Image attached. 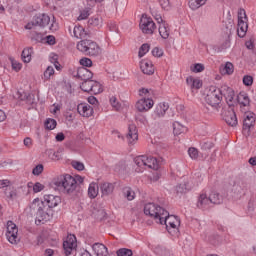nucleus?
Returning a JSON list of instances; mask_svg holds the SVG:
<instances>
[{
    "mask_svg": "<svg viewBox=\"0 0 256 256\" xmlns=\"http://www.w3.org/2000/svg\"><path fill=\"white\" fill-rule=\"evenodd\" d=\"M48 157L52 161H59V159H61V156L59 155V152H55L53 150H49Z\"/></svg>",
    "mask_w": 256,
    "mask_h": 256,
    "instance_id": "obj_52",
    "label": "nucleus"
},
{
    "mask_svg": "<svg viewBox=\"0 0 256 256\" xmlns=\"http://www.w3.org/2000/svg\"><path fill=\"white\" fill-rule=\"evenodd\" d=\"M92 249L97 256H108L109 251L107 250V246L102 243H94L92 245Z\"/></svg>",
    "mask_w": 256,
    "mask_h": 256,
    "instance_id": "obj_21",
    "label": "nucleus"
},
{
    "mask_svg": "<svg viewBox=\"0 0 256 256\" xmlns=\"http://www.w3.org/2000/svg\"><path fill=\"white\" fill-rule=\"evenodd\" d=\"M243 83L246 87H251L253 85V76L245 75L243 77Z\"/></svg>",
    "mask_w": 256,
    "mask_h": 256,
    "instance_id": "obj_54",
    "label": "nucleus"
},
{
    "mask_svg": "<svg viewBox=\"0 0 256 256\" xmlns=\"http://www.w3.org/2000/svg\"><path fill=\"white\" fill-rule=\"evenodd\" d=\"M30 207L36 211V223L49 221L53 217V209L46 206L45 202H41L39 198L34 199Z\"/></svg>",
    "mask_w": 256,
    "mask_h": 256,
    "instance_id": "obj_1",
    "label": "nucleus"
},
{
    "mask_svg": "<svg viewBox=\"0 0 256 256\" xmlns=\"http://www.w3.org/2000/svg\"><path fill=\"white\" fill-rule=\"evenodd\" d=\"M190 70L192 71V73H203V71H205V65L197 63L191 66Z\"/></svg>",
    "mask_w": 256,
    "mask_h": 256,
    "instance_id": "obj_45",
    "label": "nucleus"
},
{
    "mask_svg": "<svg viewBox=\"0 0 256 256\" xmlns=\"http://www.w3.org/2000/svg\"><path fill=\"white\" fill-rule=\"evenodd\" d=\"M44 125H45L46 129H48L49 131H53V129H55V127H57V120H55L53 118H48L44 122Z\"/></svg>",
    "mask_w": 256,
    "mask_h": 256,
    "instance_id": "obj_40",
    "label": "nucleus"
},
{
    "mask_svg": "<svg viewBox=\"0 0 256 256\" xmlns=\"http://www.w3.org/2000/svg\"><path fill=\"white\" fill-rule=\"evenodd\" d=\"M21 67H23V65L17 61H12V69L14 71H21Z\"/></svg>",
    "mask_w": 256,
    "mask_h": 256,
    "instance_id": "obj_64",
    "label": "nucleus"
},
{
    "mask_svg": "<svg viewBox=\"0 0 256 256\" xmlns=\"http://www.w3.org/2000/svg\"><path fill=\"white\" fill-rule=\"evenodd\" d=\"M207 3V0H189V7L192 11H197L200 7H203Z\"/></svg>",
    "mask_w": 256,
    "mask_h": 256,
    "instance_id": "obj_34",
    "label": "nucleus"
},
{
    "mask_svg": "<svg viewBox=\"0 0 256 256\" xmlns=\"http://www.w3.org/2000/svg\"><path fill=\"white\" fill-rule=\"evenodd\" d=\"M49 23H51V17H49V15L38 14L25 26V29L31 30L33 27H41V29H45Z\"/></svg>",
    "mask_w": 256,
    "mask_h": 256,
    "instance_id": "obj_8",
    "label": "nucleus"
},
{
    "mask_svg": "<svg viewBox=\"0 0 256 256\" xmlns=\"http://www.w3.org/2000/svg\"><path fill=\"white\" fill-rule=\"evenodd\" d=\"M44 41H46L47 45H55L57 43L55 36L48 35L44 38Z\"/></svg>",
    "mask_w": 256,
    "mask_h": 256,
    "instance_id": "obj_58",
    "label": "nucleus"
},
{
    "mask_svg": "<svg viewBox=\"0 0 256 256\" xmlns=\"http://www.w3.org/2000/svg\"><path fill=\"white\" fill-rule=\"evenodd\" d=\"M77 247V238L75 235H69L67 239L63 242V249H64V254L66 256L71 255V252L73 251V248Z\"/></svg>",
    "mask_w": 256,
    "mask_h": 256,
    "instance_id": "obj_14",
    "label": "nucleus"
},
{
    "mask_svg": "<svg viewBox=\"0 0 256 256\" xmlns=\"http://www.w3.org/2000/svg\"><path fill=\"white\" fill-rule=\"evenodd\" d=\"M159 3L162 9H164L165 11H169V9H171V3L169 2V0H159Z\"/></svg>",
    "mask_w": 256,
    "mask_h": 256,
    "instance_id": "obj_56",
    "label": "nucleus"
},
{
    "mask_svg": "<svg viewBox=\"0 0 256 256\" xmlns=\"http://www.w3.org/2000/svg\"><path fill=\"white\" fill-rule=\"evenodd\" d=\"M99 195V185L97 183H91L88 188V196L90 199H95Z\"/></svg>",
    "mask_w": 256,
    "mask_h": 256,
    "instance_id": "obj_31",
    "label": "nucleus"
},
{
    "mask_svg": "<svg viewBox=\"0 0 256 256\" xmlns=\"http://www.w3.org/2000/svg\"><path fill=\"white\" fill-rule=\"evenodd\" d=\"M110 103H111L112 107L114 109H116V111H119L121 109V104H119V102H117V98L115 96H112L110 98Z\"/></svg>",
    "mask_w": 256,
    "mask_h": 256,
    "instance_id": "obj_55",
    "label": "nucleus"
},
{
    "mask_svg": "<svg viewBox=\"0 0 256 256\" xmlns=\"http://www.w3.org/2000/svg\"><path fill=\"white\" fill-rule=\"evenodd\" d=\"M71 165L74 169H76V171H84L85 170V165L83 164V162L73 160L71 162Z\"/></svg>",
    "mask_w": 256,
    "mask_h": 256,
    "instance_id": "obj_47",
    "label": "nucleus"
},
{
    "mask_svg": "<svg viewBox=\"0 0 256 256\" xmlns=\"http://www.w3.org/2000/svg\"><path fill=\"white\" fill-rule=\"evenodd\" d=\"M237 101L240 105L242 113H247L249 111V106L251 105L249 95H247L245 92H240L237 96Z\"/></svg>",
    "mask_w": 256,
    "mask_h": 256,
    "instance_id": "obj_15",
    "label": "nucleus"
},
{
    "mask_svg": "<svg viewBox=\"0 0 256 256\" xmlns=\"http://www.w3.org/2000/svg\"><path fill=\"white\" fill-rule=\"evenodd\" d=\"M168 109L169 104L160 103L156 106L154 115H156V117H165V113H167Z\"/></svg>",
    "mask_w": 256,
    "mask_h": 256,
    "instance_id": "obj_26",
    "label": "nucleus"
},
{
    "mask_svg": "<svg viewBox=\"0 0 256 256\" xmlns=\"http://www.w3.org/2000/svg\"><path fill=\"white\" fill-rule=\"evenodd\" d=\"M229 47V40H225L221 45H213L212 49L215 53H221V51H225Z\"/></svg>",
    "mask_w": 256,
    "mask_h": 256,
    "instance_id": "obj_39",
    "label": "nucleus"
},
{
    "mask_svg": "<svg viewBox=\"0 0 256 256\" xmlns=\"http://www.w3.org/2000/svg\"><path fill=\"white\" fill-rule=\"evenodd\" d=\"M152 55L153 57H163V50L159 47H155L152 50Z\"/></svg>",
    "mask_w": 256,
    "mask_h": 256,
    "instance_id": "obj_59",
    "label": "nucleus"
},
{
    "mask_svg": "<svg viewBox=\"0 0 256 256\" xmlns=\"http://www.w3.org/2000/svg\"><path fill=\"white\" fill-rule=\"evenodd\" d=\"M117 256H133V250L129 248H120L116 251Z\"/></svg>",
    "mask_w": 256,
    "mask_h": 256,
    "instance_id": "obj_44",
    "label": "nucleus"
},
{
    "mask_svg": "<svg viewBox=\"0 0 256 256\" xmlns=\"http://www.w3.org/2000/svg\"><path fill=\"white\" fill-rule=\"evenodd\" d=\"M169 33H170L169 24H167V22H162L159 25V34L162 37V39H169Z\"/></svg>",
    "mask_w": 256,
    "mask_h": 256,
    "instance_id": "obj_28",
    "label": "nucleus"
},
{
    "mask_svg": "<svg viewBox=\"0 0 256 256\" xmlns=\"http://www.w3.org/2000/svg\"><path fill=\"white\" fill-rule=\"evenodd\" d=\"M205 101L211 109L206 108L208 113H219V109H221V94L219 93V89L217 87H210L207 95L205 96Z\"/></svg>",
    "mask_w": 256,
    "mask_h": 256,
    "instance_id": "obj_2",
    "label": "nucleus"
},
{
    "mask_svg": "<svg viewBox=\"0 0 256 256\" xmlns=\"http://www.w3.org/2000/svg\"><path fill=\"white\" fill-rule=\"evenodd\" d=\"M209 199L210 203L213 205H221V203H223V196L216 191L211 192Z\"/></svg>",
    "mask_w": 256,
    "mask_h": 256,
    "instance_id": "obj_30",
    "label": "nucleus"
},
{
    "mask_svg": "<svg viewBox=\"0 0 256 256\" xmlns=\"http://www.w3.org/2000/svg\"><path fill=\"white\" fill-rule=\"evenodd\" d=\"M43 164H38L36 167L33 168L32 170V175L39 176L41 173H43Z\"/></svg>",
    "mask_w": 256,
    "mask_h": 256,
    "instance_id": "obj_53",
    "label": "nucleus"
},
{
    "mask_svg": "<svg viewBox=\"0 0 256 256\" xmlns=\"http://www.w3.org/2000/svg\"><path fill=\"white\" fill-rule=\"evenodd\" d=\"M176 193L177 195H183L187 193V184H179L176 186Z\"/></svg>",
    "mask_w": 256,
    "mask_h": 256,
    "instance_id": "obj_51",
    "label": "nucleus"
},
{
    "mask_svg": "<svg viewBox=\"0 0 256 256\" xmlns=\"http://www.w3.org/2000/svg\"><path fill=\"white\" fill-rule=\"evenodd\" d=\"M201 87H203V83L198 78H194L192 89H201Z\"/></svg>",
    "mask_w": 256,
    "mask_h": 256,
    "instance_id": "obj_60",
    "label": "nucleus"
},
{
    "mask_svg": "<svg viewBox=\"0 0 256 256\" xmlns=\"http://www.w3.org/2000/svg\"><path fill=\"white\" fill-rule=\"evenodd\" d=\"M41 202L44 203V205L49 209H53L57 207L59 203H61V197L55 196L53 194H46L44 195V201Z\"/></svg>",
    "mask_w": 256,
    "mask_h": 256,
    "instance_id": "obj_16",
    "label": "nucleus"
},
{
    "mask_svg": "<svg viewBox=\"0 0 256 256\" xmlns=\"http://www.w3.org/2000/svg\"><path fill=\"white\" fill-rule=\"evenodd\" d=\"M127 139L129 143H133V141H137L139 139V134H137V126L135 124H130L128 127Z\"/></svg>",
    "mask_w": 256,
    "mask_h": 256,
    "instance_id": "obj_24",
    "label": "nucleus"
},
{
    "mask_svg": "<svg viewBox=\"0 0 256 256\" xmlns=\"http://www.w3.org/2000/svg\"><path fill=\"white\" fill-rule=\"evenodd\" d=\"M211 200L207 194H200L198 197L197 207L198 209H209Z\"/></svg>",
    "mask_w": 256,
    "mask_h": 256,
    "instance_id": "obj_22",
    "label": "nucleus"
},
{
    "mask_svg": "<svg viewBox=\"0 0 256 256\" xmlns=\"http://www.w3.org/2000/svg\"><path fill=\"white\" fill-rule=\"evenodd\" d=\"M123 195L128 201H133V199H135V192L131 190V188H124Z\"/></svg>",
    "mask_w": 256,
    "mask_h": 256,
    "instance_id": "obj_43",
    "label": "nucleus"
},
{
    "mask_svg": "<svg viewBox=\"0 0 256 256\" xmlns=\"http://www.w3.org/2000/svg\"><path fill=\"white\" fill-rule=\"evenodd\" d=\"M161 220H158L157 223L160 225H166V229L168 230L169 233H171V229H174L175 231H179V226L181 225V220L179 217L175 215H169V212L166 211V215H162L160 217Z\"/></svg>",
    "mask_w": 256,
    "mask_h": 256,
    "instance_id": "obj_6",
    "label": "nucleus"
},
{
    "mask_svg": "<svg viewBox=\"0 0 256 256\" xmlns=\"http://www.w3.org/2000/svg\"><path fill=\"white\" fill-rule=\"evenodd\" d=\"M173 133L174 135H181L182 133H187V127L176 121L173 123Z\"/></svg>",
    "mask_w": 256,
    "mask_h": 256,
    "instance_id": "obj_32",
    "label": "nucleus"
},
{
    "mask_svg": "<svg viewBox=\"0 0 256 256\" xmlns=\"http://www.w3.org/2000/svg\"><path fill=\"white\" fill-rule=\"evenodd\" d=\"M149 49H151V46L149 44H142L138 52L139 58L141 59V57L147 55V53H149Z\"/></svg>",
    "mask_w": 256,
    "mask_h": 256,
    "instance_id": "obj_42",
    "label": "nucleus"
},
{
    "mask_svg": "<svg viewBox=\"0 0 256 256\" xmlns=\"http://www.w3.org/2000/svg\"><path fill=\"white\" fill-rule=\"evenodd\" d=\"M247 14L245 10H240L238 13V36L243 37L247 33V29H249V25L247 24Z\"/></svg>",
    "mask_w": 256,
    "mask_h": 256,
    "instance_id": "obj_12",
    "label": "nucleus"
},
{
    "mask_svg": "<svg viewBox=\"0 0 256 256\" xmlns=\"http://www.w3.org/2000/svg\"><path fill=\"white\" fill-rule=\"evenodd\" d=\"M79 63H80V65H82V67H85V68L92 67V65H93V61L87 57L80 59Z\"/></svg>",
    "mask_w": 256,
    "mask_h": 256,
    "instance_id": "obj_49",
    "label": "nucleus"
},
{
    "mask_svg": "<svg viewBox=\"0 0 256 256\" xmlns=\"http://www.w3.org/2000/svg\"><path fill=\"white\" fill-rule=\"evenodd\" d=\"M49 29L52 32H55V31L59 30V24L55 22V17H53L52 24L50 25Z\"/></svg>",
    "mask_w": 256,
    "mask_h": 256,
    "instance_id": "obj_63",
    "label": "nucleus"
},
{
    "mask_svg": "<svg viewBox=\"0 0 256 256\" xmlns=\"http://www.w3.org/2000/svg\"><path fill=\"white\" fill-rule=\"evenodd\" d=\"M31 55H33V47L24 48L21 57L24 63H31Z\"/></svg>",
    "mask_w": 256,
    "mask_h": 256,
    "instance_id": "obj_33",
    "label": "nucleus"
},
{
    "mask_svg": "<svg viewBox=\"0 0 256 256\" xmlns=\"http://www.w3.org/2000/svg\"><path fill=\"white\" fill-rule=\"evenodd\" d=\"M154 105V102L152 99L149 98H142L136 102V109L140 113H143L145 111H149Z\"/></svg>",
    "mask_w": 256,
    "mask_h": 256,
    "instance_id": "obj_17",
    "label": "nucleus"
},
{
    "mask_svg": "<svg viewBox=\"0 0 256 256\" xmlns=\"http://www.w3.org/2000/svg\"><path fill=\"white\" fill-rule=\"evenodd\" d=\"M77 111L82 117H91V115H93V108L88 104H79Z\"/></svg>",
    "mask_w": 256,
    "mask_h": 256,
    "instance_id": "obj_23",
    "label": "nucleus"
},
{
    "mask_svg": "<svg viewBox=\"0 0 256 256\" xmlns=\"http://www.w3.org/2000/svg\"><path fill=\"white\" fill-rule=\"evenodd\" d=\"M4 194L7 199H11V201H13V199H17V189L9 184L5 188Z\"/></svg>",
    "mask_w": 256,
    "mask_h": 256,
    "instance_id": "obj_29",
    "label": "nucleus"
},
{
    "mask_svg": "<svg viewBox=\"0 0 256 256\" xmlns=\"http://www.w3.org/2000/svg\"><path fill=\"white\" fill-rule=\"evenodd\" d=\"M217 89L220 93L221 99L223 100L224 97L227 105H233V101L235 99V91L233 90V88L227 85H222L220 88Z\"/></svg>",
    "mask_w": 256,
    "mask_h": 256,
    "instance_id": "obj_10",
    "label": "nucleus"
},
{
    "mask_svg": "<svg viewBox=\"0 0 256 256\" xmlns=\"http://www.w3.org/2000/svg\"><path fill=\"white\" fill-rule=\"evenodd\" d=\"M73 33L76 39H83V37H85V29L83 28V26H75Z\"/></svg>",
    "mask_w": 256,
    "mask_h": 256,
    "instance_id": "obj_38",
    "label": "nucleus"
},
{
    "mask_svg": "<svg viewBox=\"0 0 256 256\" xmlns=\"http://www.w3.org/2000/svg\"><path fill=\"white\" fill-rule=\"evenodd\" d=\"M221 117L229 127H237L239 123L237 120V114H235V110L233 109V105H228V107L222 108Z\"/></svg>",
    "mask_w": 256,
    "mask_h": 256,
    "instance_id": "obj_7",
    "label": "nucleus"
},
{
    "mask_svg": "<svg viewBox=\"0 0 256 256\" xmlns=\"http://www.w3.org/2000/svg\"><path fill=\"white\" fill-rule=\"evenodd\" d=\"M103 20L99 16H94L88 20V27H101Z\"/></svg>",
    "mask_w": 256,
    "mask_h": 256,
    "instance_id": "obj_36",
    "label": "nucleus"
},
{
    "mask_svg": "<svg viewBox=\"0 0 256 256\" xmlns=\"http://www.w3.org/2000/svg\"><path fill=\"white\" fill-rule=\"evenodd\" d=\"M201 149H203V151H209L210 149H213V143L204 142L201 146Z\"/></svg>",
    "mask_w": 256,
    "mask_h": 256,
    "instance_id": "obj_62",
    "label": "nucleus"
},
{
    "mask_svg": "<svg viewBox=\"0 0 256 256\" xmlns=\"http://www.w3.org/2000/svg\"><path fill=\"white\" fill-rule=\"evenodd\" d=\"M89 17V10H83L78 16V21H83V19H87Z\"/></svg>",
    "mask_w": 256,
    "mask_h": 256,
    "instance_id": "obj_61",
    "label": "nucleus"
},
{
    "mask_svg": "<svg viewBox=\"0 0 256 256\" xmlns=\"http://www.w3.org/2000/svg\"><path fill=\"white\" fill-rule=\"evenodd\" d=\"M93 83H94V80L92 79L84 80V82L80 84V89H82L85 93H90Z\"/></svg>",
    "mask_w": 256,
    "mask_h": 256,
    "instance_id": "obj_37",
    "label": "nucleus"
},
{
    "mask_svg": "<svg viewBox=\"0 0 256 256\" xmlns=\"http://www.w3.org/2000/svg\"><path fill=\"white\" fill-rule=\"evenodd\" d=\"M155 22L151 17H147V14H143L140 19V29L142 33L146 35H153V31H155Z\"/></svg>",
    "mask_w": 256,
    "mask_h": 256,
    "instance_id": "obj_9",
    "label": "nucleus"
},
{
    "mask_svg": "<svg viewBox=\"0 0 256 256\" xmlns=\"http://www.w3.org/2000/svg\"><path fill=\"white\" fill-rule=\"evenodd\" d=\"M140 69L144 75H153V73H155V68L153 67V63H151V61L142 60L140 62Z\"/></svg>",
    "mask_w": 256,
    "mask_h": 256,
    "instance_id": "obj_20",
    "label": "nucleus"
},
{
    "mask_svg": "<svg viewBox=\"0 0 256 256\" xmlns=\"http://www.w3.org/2000/svg\"><path fill=\"white\" fill-rule=\"evenodd\" d=\"M73 77L76 79H80V81H89V79H93V72L85 67H80L77 71L73 72Z\"/></svg>",
    "mask_w": 256,
    "mask_h": 256,
    "instance_id": "obj_13",
    "label": "nucleus"
},
{
    "mask_svg": "<svg viewBox=\"0 0 256 256\" xmlns=\"http://www.w3.org/2000/svg\"><path fill=\"white\" fill-rule=\"evenodd\" d=\"M100 190L103 196H109L115 190L113 183L104 182L100 185Z\"/></svg>",
    "mask_w": 256,
    "mask_h": 256,
    "instance_id": "obj_25",
    "label": "nucleus"
},
{
    "mask_svg": "<svg viewBox=\"0 0 256 256\" xmlns=\"http://www.w3.org/2000/svg\"><path fill=\"white\" fill-rule=\"evenodd\" d=\"M44 189H45V186L43 184H41L40 182H36L33 185L34 193H41V191H43Z\"/></svg>",
    "mask_w": 256,
    "mask_h": 256,
    "instance_id": "obj_57",
    "label": "nucleus"
},
{
    "mask_svg": "<svg viewBox=\"0 0 256 256\" xmlns=\"http://www.w3.org/2000/svg\"><path fill=\"white\" fill-rule=\"evenodd\" d=\"M103 90L101 89V84L94 80L91 88L90 93H93V95H99Z\"/></svg>",
    "mask_w": 256,
    "mask_h": 256,
    "instance_id": "obj_41",
    "label": "nucleus"
},
{
    "mask_svg": "<svg viewBox=\"0 0 256 256\" xmlns=\"http://www.w3.org/2000/svg\"><path fill=\"white\" fill-rule=\"evenodd\" d=\"M77 49L84 55L88 57H99L101 55L102 50L99 44L93 40L84 39L78 42Z\"/></svg>",
    "mask_w": 256,
    "mask_h": 256,
    "instance_id": "obj_3",
    "label": "nucleus"
},
{
    "mask_svg": "<svg viewBox=\"0 0 256 256\" xmlns=\"http://www.w3.org/2000/svg\"><path fill=\"white\" fill-rule=\"evenodd\" d=\"M17 233H19V229L17 228V225L13 223V221L7 222V232L6 237L12 245L17 243L19 241V237L17 236Z\"/></svg>",
    "mask_w": 256,
    "mask_h": 256,
    "instance_id": "obj_11",
    "label": "nucleus"
},
{
    "mask_svg": "<svg viewBox=\"0 0 256 256\" xmlns=\"http://www.w3.org/2000/svg\"><path fill=\"white\" fill-rule=\"evenodd\" d=\"M188 155L194 160L199 159V150L195 147H191L188 149Z\"/></svg>",
    "mask_w": 256,
    "mask_h": 256,
    "instance_id": "obj_48",
    "label": "nucleus"
},
{
    "mask_svg": "<svg viewBox=\"0 0 256 256\" xmlns=\"http://www.w3.org/2000/svg\"><path fill=\"white\" fill-rule=\"evenodd\" d=\"M235 71L233 63L227 62L223 68L220 69L221 75H233Z\"/></svg>",
    "mask_w": 256,
    "mask_h": 256,
    "instance_id": "obj_35",
    "label": "nucleus"
},
{
    "mask_svg": "<svg viewBox=\"0 0 256 256\" xmlns=\"http://www.w3.org/2000/svg\"><path fill=\"white\" fill-rule=\"evenodd\" d=\"M244 121H243V129L244 130H250L251 127L255 126V114L253 112H244Z\"/></svg>",
    "mask_w": 256,
    "mask_h": 256,
    "instance_id": "obj_19",
    "label": "nucleus"
},
{
    "mask_svg": "<svg viewBox=\"0 0 256 256\" xmlns=\"http://www.w3.org/2000/svg\"><path fill=\"white\" fill-rule=\"evenodd\" d=\"M145 167H148V169H154L155 171H157V169H159V160H157V158L155 157L146 156Z\"/></svg>",
    "mask_w": 256,
    "mask_h": 256,
    "instance_id": "obj_27",
    "label": "nucleus"
},
{
    "mask_svg": "<svg viewBox=\"0 0 256 256\" xmlns=\"http://www.w3.org/2000/svg\"><path fill=\"white\" fill-rule=\"evenodd\" d=\"M243 182L238 181L235 182L234 185L232 186V197L237 201V199H241L243 195H245V189L243 188Z\"/></svg>",
    "mask_w": 256,
    "mask_h": 256,
    "instance_id": "obj_18",
    "label": "nucleus"
},
{
    "mask_svg": "<svg viewBox=\"0 0 256 256\" xmlns=\"http://www.w3.org/2000/svg\"><path fill=\"white\" fill-rule=\"evenodd\" d=\"M55 75V69L53 66H48L47 69L44 71L45 79H51V76Z\"/></svg>",
    "mask_w": 256,
    "mask_h": 256,
    "instance_id": "obj_50",
    "label": "nucleus"
},
{
    "mask_svg": "<svg viewBox=\"0 0 256 256\" xmlns=\"http://www.w3.org/2000/svg\"><path fill=\"white\" fill-rule=\"evenodd\" d=\"M54 184L56 187H59V189H63L68 195L77 189V179L70 174L59 176Z\"/></svg>",
    "mask_w": 256,
    "mask_h": 256,
    "instance_id": "obj_4",
    "label": "nucleus"
},
{
    "mask_svg": "<svg viewBox=\"0 0 256 256\" xmlns=\"http://www.w3.org/2000/svg\"><path fill=\"white\" fill-rule=\"evenodd\" d=\"M147 161V156L142 155V156H138L134 159V163L138 166V167H145V163Z\"/></svg>",
    "mask_w": 256,
    "mask_h": 256,
    "instance_id": "obj_46",
    "label": "nucleus"
},
{
    "mask_svg": "<svg viewBox=\"0 0 256 256\" xmlns=\"http://www.w3.org/2000/svg\"><path fill=\"white\" fill-rule=\"evenodd\" d=\"M144 213L159 223L162 215H167V210L155 203H147L144 205Z\"/></svg>",
    "mask_w": 256,
    "mask_h": 256,
    "instance_id": "obj_5",
    "label": "nucleus"
}]
</instances>
